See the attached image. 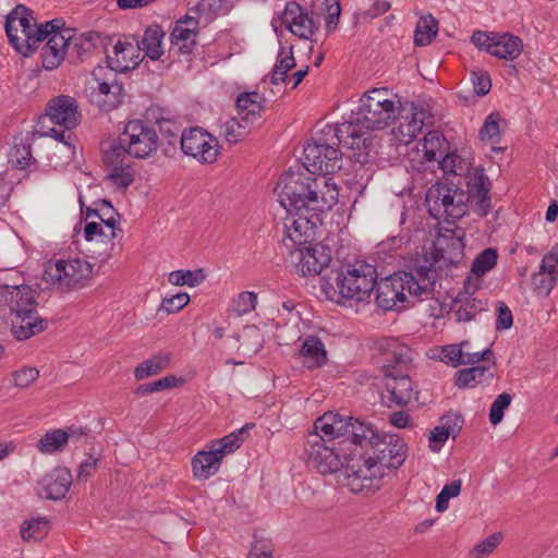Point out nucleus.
<instances>
[{
    "label": "nucleus",
    "mask_w": 558,
    "mask_h": 558,
    "mask_svg": "<svg viewBox=\"0 0 558 558\" xmlns=\"http://www.w3.org/2000/svg\"><path fill=\"white\" fill-rule=\"evenodd\" d=\"M468 191L454 184L436 183L426 193L429 214L437 220L444 219L449 226L462 218L470 208L485 217L492 207L490 181L483 168H475L466 178Z\"/></svg>",
    "instance_id": "1"
},
{
    "label": "nucleus",
    "mask_w": 558,
    "mask_h": 558,
    "mask_svg": "<svg viewBox=\"0 0 558 558\" xmlns=\"http://www.w3.org/2000/svg\"><path fill=\"white\" fill-rule=\"evenodd\" d=\"M278 202L284 210H330L339 191L331 179L314 178L310 172L289 170L277 184Z\"/></svg>",
    "instance_id": "2"
},
{
    "label": "nucleus",
    "mask_w": 558,
    "mask_h": 558,
    "mask_svg": "<svg viewBox=\"0 0 558 558\" xmlns=\"http://www.w3.org/2000/svg\"><path fill=\"white\" fill-rule=\"evenodd\" d=\"M437 269L434 262L423 258L416 260L407 270L376 281V303L385 311L393 310L398 303L405 300L404 291L411 295L432 293L437 279Z\"/></svg>",
    "instance_id": "3"
},
{
    "label": "nucleus",
    "mask_w": 558,
    "mask_h": 558,
    "mask_svg": "<svg viewBox=\"0 0 558 558\" xmlns=\"http://www.w3.org/2000/svg\"><path fill=\"white\" fill-rule=\"evenodd\" d=\"M35 294V290L24 283L0 286V303L10 311L11 331L17 340L29 339L47 328V320L38 314Z\"/></svg>",
    "instance_id": "4"
},
{
    "label": "nucleus",
    "mask_w": 558,
    "mask_h": 558,
    "mask_svg": "<svg viewBox=\"0 0 558 558\" xmlns=\"http://www.w3.org/2000/svg\"><path fill=\"white\" fill-rule=\"evenodd\" d=\"M313 427L316 436L323 440L342 438L341 442L350 441L360 446L364 451L378 433L371 424L333 412H326L316 418Z\"/></svg>",
    "instance_id": "5"
},
{
    "label": "nucleus",
    "mask_w": 558,
    "mask_h": 558,
    "mask_svg": "<svg viewBox=\"0 0 558 558\" xmlns=\"http://www.w3.org/2000/svg\"><path fill=\"white\" fill-rule=\"evenodd\" d=\"M400 114V102L390 98L387 88H376L365 93L351 119L365 130H383Z\"/></svg>",
    "instance_id": "6"
},
{
    "label": "nucleus",
    "mask_w": 558,
    "mask_h": 558,
    "mask_svg": "<svg viewBox=\"0 0 558 558\" xmlns=\"http://www.w3.org/2000/svg\"><path fill=\"white\" fill-rule=\"evenodd\" d=\"M339 140L327 136L325 128L303 149V167L311 174L326 177L341 168Z\"/></svg>",
    "instance_id": "7"
},
{
    "label": "nucleus",
    "mask_w": 558,
    "mask_h": 558,
    "mask_svg": "<svg viewBox=\"0 0 558 558\" xmlns=\"http://www.w3.org/2000/svg\"><path fill=\"white\" fill-rule=\"evenodd\" d=\"M46 112L52 123L63 128V130L51 128L46 134L61 143L69 156L73 155L74 146L72 142L74 136L72 130L81 119L77 101L68 95L53 97L48 101Z\"/></svg>",
    "instance_id": "8"
},
{
    "label": "nucleus",
    "mask_w": 558,
    "mask_h": 558,
    "mask_svg": "<svg viewBox=\"0 0 558 558\" xmlns=\"http://www.w3.org/2000/svg\"><path fill=\"white\" fill-rule=\"evenodd\" d=\"M93 266L84 258L56 259L47 263L43 279L58 291L68 292L83 288Z\"/></svg>",
    "instance_id": "9"
},
{
    "label": "nucleus",
    "mask_w": 558,
    "mask_h": 558,
    "mask_svg": "<svg viewBox=\"0 0 558 558\" xmlns=\"http://www.w3.org/2000/svg\"><path fill=\"white\" fill-rule=\"evenodd\" d=\"M377 271L375 266L359 260L345 266L337 277V289L340 298L365 301L375 289Z\"/></svg>",
    "instance_id": "10"
},
{
    "label": "nucleus",
    "mask_w": 558,
    "mask_h": 558,
    "mask_svg": "<svg viewBox=\"0 0 558 558\" xmlns=\"http://www.w3.org/2000/svg\"><path fill=\"white\" fill-rule=\"evenodd\" d=\"M343 478L341 483L354 494L365 496L373 495L383 486L385 472L379 470L372 458L361 453L359 458L352 459L341 471Z\"/></svg>",
    "instance_id": "11"
},
{
    "label": "nucleus",
    "mask_w": 558,
    "mask_h": 558,
    "mask_svg": "<svg viewBox=\"0 0 558 558\" xmlns=\"http://www.w3.org/2000/svg\"><path fill=\"white\" fill-rule=\"evenodd\" d=\"M385 472L399 469L407 458V445L397 434L378 432L363 452Z\"/></svg>",
    "instance_id": "12"
},
{
    "label": "nucleus",
    "mask_w": 558,
    "mask_h": 558,
    "mask_svg": "<svg viewBox=\"0 0 558 558\" xmlns=\"http://www.w3.org/2000/svg\"><path fill=\"white\" fill-rule=\"evenodd\" d=\"M325 210H286L283 218V228L286 238L283 244L300 247L305 246L313 241L316 236L317 228L322 225L320 214Z\"/></svg>",
    "instance_id": "13"
},
{
    "label": "nucleus",
    "mask_w": 558,
    "mask_h": 558,
    "mask_svg": "<svg viewBox=\"0 0 558 558\" xmlns=\"http://www.w3.org/2000/svg\"><path fill=\"white\" fill-rule=\"evenodd\" d=\"M120 141L126 146L129 157L145 159L155 154L159 146V136L154 126L143 120H131L120 134Z\"/></svg>",
    "instance_id": "14"
},
{
    "label": "nucleus",
    "mask_w": 558,
    "mask_h": 558,
    "mask_svg": "<svg viewBox=\"0 0 558 558\" xmlns=\"http://www.w3.org/2000/svg\"><path fill=\"white\" fill-rule=\"evenodd\" d=\"M5 33L9 37L10 44L14 49L27 57L35 51V41L32 37L36 21L33 17V12L25 5L19 4L7 16Z\"/></svg>",
    "instance_id": "15"
},
{
    "label": "nucleus",
    "mask_w": 558,
    "mask_h": 558,
    "mask_svg": "<svg viewBox=\"0 0 558 558\" xmlns=\"http://www.w3.org/2000/svg\"><path fill=\"white\" fill-rule=\"evenodd\" d=\"M367 131L357 125V122H354V119L351 118L349 121L325 126V134L339 140V144L352 149L354 151L353 158L360 163L367 162L369 158L371 137Z\"/></svg>",
    "instance_id": "16"
},
{
    "label": "nucleus",
    "mask_w": 558,
    "mask_h": 558,
    "mask_svg": "<svg viewBox=\"0 0 558 558\" xmlns=\"http://www.w3.org/2000/svg\"><path fill=\"white\" fill-rule=\"evenodd\" d=\"M182 151L195 158L201 163H214L219 154V142L217 137L209 134L202 128H191L181 134Z\"/></svg>",
    "instance_id": "17"
},
{
    "label": "nucleus",
    "mask_w": 558,
    "mask_h": 558,
    "mask_svg": "<svg viewBox=\"0 0 558 558\" xmlns=\"http://www.w3.org/2000/svg\"><path fill=\"white\" fill-rule=\"evenodd\" d=\"M92 76L97 84L92 89L98 107L107 112L117 108L123 99V86L117 81V74L98 68L92 72Z\"/></svg>",
    "instance_id": "18"
},
{
    "label": "nucleus",
    "mask_w": 558,
    "mask_h": 558,
    "mask_svg": "<svg viewBox=\"0 0 558 558\" xmlns=\"http://www.w3.org/2000/svg\"><path fill=\"white\" fill-rule=\"evenodd\" d=\"M308 439L310 447L306 449L308 465L316 469L320 474H332L343 469V460L333 448L323 444V439L316 436L315 432Z\"/></svg>",
    "instance_id": "19"
},
{
    "label": "nucleus",
    "mask_w": 558,
    "mask_h": 558,
    "mask_svg": "<svg viewBox=\"0 0 558 558\" xmlns=\"http://www.w3.org/2000/svg\"><path fill=\"white\" fill-rule=\"evenodd\" d=\"M296 271L303 276H317L330 260V250L322 243L302 246L293 253Z\"/></svg>",
    "instance_id": "20"
},
{
    "label": "nucleus",
    "mask_w": 558,
    "mask_h": 558,
    "mask_svg": "<svg viewBox=\"0 0 558 558\" xmlns=\"http://www.w3.org/2000/svg\"><path fill=\"white\" fill-rule=\"evenodd\" d=\"M558 281V245L542 259L539 270L532 276V288L537 296L549 295Z\"/></svg>",
    "instance_id": "21"
},
{
    "label": "nucleus",
    "mask_w": 558,
    "mask_h": 558,
    "mask_svg": "<svg viewBox=\"0 0 558 558\" xmlns=\"http://www.w3.org/2000/svg\"><path fill=\"white\" fill-rule=\"evenodd\" d=\"M279 19L293 35L302 39H310L317 29L306 10L295 1L287 2Z\"/></svg>",
    "instance_id": "22"
},
{
    "label": "nucleus",
    "mask_w": 558,
    "mask_h": 558,
    "mask_svg": "<svg viewBox=\"0 0 558 558\" xmlns=\"http://www.w3.org/2000/svg\"><path fill=\"white\" fill-rule=\"evenodd\" d=\"M72 474L66 468H54L38 483V495L50 500L63 499L70 490Z\"/></svg>",
    "instance_id": "23"
},
{
    "label": "nucleus",
    "mask_w": 558,
    "mask_h": 558,
    "mask_svg": "<svg viewBox=\"0 0 558 558\" xmlns=\"http://www.w3.org/2000/svg\"><path fill=\"white\" fill-rule=\"evenodd\" d=\"M107 38L98 32H86L68 39L66 50L70 57H75L80 61H85L106 49Z\"/></svg>",
    "instance_id": "24"
},
{
    "label": "nucleus",
    "mask_w": 558,
    "mask_h": 558,
    "mask_svg": "<svg viewBox=\"0 0 558 558\" xmlns=\"http://www.w3.org/2000/svg\"><path fill=\"white\" fill-rule=\"evenodd\" d=\"M464 230L456 227L454 223L448 228H442L436 239V247L442 254L447 255L450 262H458L464 255Z\"/></svg>",
    "instance_id": "25"
},
{
    "label": "nucleus",
    "mask_w": 558,
    "mask_h": 558,
    "mask_svg": "<svg viewBox=\"0 0 558 558\" xmlns=\"http://www.w3.org/2000/svg\"><path fill=\"white\" fill-rule=\"evenodd\" d=\"M386 388L397 405H407L413 397L412 380L407 372L396 371V366L387 368Z\"/></svg>",
    "instance_id": "26"
},
{
    "label": "nucleus",
    "mask_w": 558,
    "mask_h": 558,
    "mask_svg": "<svg viewBox=\"0 0 558 558\" xmlns=\"http://www.w3.org/2000/svg\"><path fill=\"white\" fill-rule=\"evenodd\" d=\"M198 21L190 15L177 21L171 33V44L182 53H191L197 36Z\"/></svg>",
    "instance_id": "27"
},
{
    "label": "nucleus",
    "mask_w": 558,
    "mask_h": 558,
    "mask_svg": "<svg viewBox=\"0 0 558 558\" xmlns=\"http://www.w3.org/2000/svg\"><path fill=\"white\" fill-rule=\"evenodd\" d=\"M223 458L210 445L209 450L198 451L192 459V470L194 477L198 480H208L215 475Z\"/></svg>",
    "instance_id": "28"
},
{
    "label": "nucleus",
    "mask_w": 558,
    "mask_h": 558,
    "mask_svg": "<svg viewBox=\"0 0 558 558\" xmlns=\"http://www.w3.org/2000/svg\"><path fill=\"white\" fill-rule=\"evenodd\" d=\"M397 119L399 120V124L393 130V135L400 143L408 145L422 131L425 113L422 110H412L405 116L400 113Z\"/></svg>",
    "instance_id": "29"
},
{
    "label": "nucleus",
    "mask_w": 558,
    "mask_h": 558,
    "mask_svg": "<svg viewBox=\"0 0 558 558\" xmlns=\"http://www.w3.org/2000/svg\"><path fill=\"white\" fill-rule=\"evenodd\" d=\"M135 48L131 43L118 40L112 48V54L107 53V62L111 72H124L135 68L138 61L133 59Z\"/></svg>",
    "instance_id": "30"
},
{
    "label": "nucleus",
    "mask_w": 558,
    "mask_h": 558,
    "mask_svg": "<svg viewBox=\"0 0 558 558\" xmlns=\"http://www.w3.org/2000/svg\"><path fill=\"white\" fill-rule=\"evenodd\" d=\"M68 39L62 34H53L41 49L43 66L57 69L64 59Z\"/></svg>",
    "instance_id": "31"
},
{
    "label": "nucleus",
    "mask_w": 558,
    "mask_h": 558,
    "mask_svg": "<svg viewBox=\"0 0 558 558\" xmlns=\"http://www.w3.org/2000/svg\"><path fill=\"white\" fill-rule=\"evenodd\" d=\"M235 105L239 118L251 125L259 118L263 109L262 96L256 92L240 94Z\"/></svg>",
    "instance_id": "32"
},
{
    "label": "nucleus",
    "mask_w": 558,
    "mask_h": 558,
    "mask_svg": "<svg viewBox=\"0 0 558 558\" xmlns=\"http://www.w3.org/2000/svg\"><path fill=\"white\" fill-rule=\"evenodd\" d=\"M163 38L165 32L162 28L157 24H153L146 28L142 40L137 43V47L151 60H159L163 54Z\"/></svg>",
    "instance_id": "33"
},
{
    "label": "nucleus",
    "mask_w": 558,
    "mask_h": 558,
    "mask_svg": "<svg viewBox=\"0 0 558 558\" xmlns=\"http://www.w3.org/2000/svg\"><path fill=\"white\" fill-rule=\"evenodd\" d=\"M300 354L306 359L308 368L320 367L327 361V352L318 337H307L300 349Z\"/></svg>",
    "instance_id": "34"
},
{
    "label": "nucleus",
    "mask_w": 558,
    "mask_h": 558,
    "mask_svg": "<svg viewBox=\"0 0 558 558\" xmlns=\"http://www.w3.org/2000/svg\"><path fill=\"white\" fill-rule=\"evenodd\" d=\"M172 359L170 352H159L153 355L150 359L140 363L135 371L134 376L137 380H143L147 377L158 375L162 371L167 369Z\"/></svg>",
    "instance_id": "35"
},
{
    "label": "nucleus",
    "mask_w": 558,
    "mask_h": 558,
    "mask_svg": "<svg viewBox=\"0 0 558 558\" xmlns=\"http://www.w3.org/2000/svg\"><path fill=\"white\" fill-rule=\"evenodd\" d=\"M494 48V57L512 61L521 54L523 41L520 37L506 33L497 35Z\"/></svg>",
    "instance_id": "36"
},
{
    "label": "nucleus",
    "mask_w": 558,
    "mask_h": 558,
    "mask_svg": "<svg viewBox=\"0 0 558 558\" xmlns=\"http://www.w3.org/2000/svg\"><path fill=\"white\" fill-rule=\"evenodd\" d=\"M296 65L292 47H281L278 51L277 60L274 65L270 82L274 85L288 80V72Z\"/></svg>",
    "instance_id": "37"
},
{
    "label": "nucleus",
    "mask_w": 558,
    "mask_h": 558,
    "mask_svg": "<svg viewBox=\"0 0 558 558\" xmlns=\"http://www.w3.org/2000/svg\"><path fill=\"white\" fill-rule=\"evenodd\" d=\"M461 420L458 416H444L441 417V425L436 426L429 434V441L432 444H438V447L430 445L432 450L436 451L439 447L449 438L450 435H454L461 428Z\"/></svg>",
    "instance_id": "38"
},
{
    "label": "nucleus",
    "mask_w": 558,
    "mask_h": 558,
    "mask_svg": "<svg viewBox=\"0 0 558 558\" xmlns=\"http://www.w3.org/2000/svg\"><path fill=\"white\" fill-rule=\"evenodd\" d=\"M50 521L44 517L25 520L21 525V537L23 541H41L50 531Z\"/></svg>",
    "instance_id": "39"
},
{
    "label": "nucleus",
    "mask_w": 558,
    "mask_h": 558,
    "mask_svg": "<svg viewBox=\"0 0 558 558\" xmlns=\"http://www.w3.org/2000/svg\"><path fill=\"white\" fill-rule=\"evenodd\" d=\"M446 138L437 131L428 132L422 141V151L426 161H435L439 159L447 147Z\"/></svg>",
    "instance_id": "40"
},
{
    "label": "nucleus",
    "mask_w": 558,
    "mask_h": 558,
    "mask_svg": "<svg viewBox=\"0 0 558 558\" xmlns=\"http://www.w3.org/2000/svg\"><path fill=\"white\" fill-rule=\"evenodd\" d=\"M68 442V434L63 429H52L47 432L37 444L39 452L45 454H51L62 451Z\"/></svg>",
    "instance_id": "41"
},
{
    "label": "nucleus",
    "mask_w": 558,
    "mask_h": 558,
    "mask_svg": "<svg viewBox=\"0 0 558 558\" xmlns=\"http://www.w3.org/2000/svg\"><path fill=\"white\" fill-rule=\"evenodd\" d=\"M251 124L240 118H231L221 125V135L229 144L242 142L248 134Z\"/></svg>",
    "instance_id": "42"
},
{
    "label": "nucleus",
    "mask_w": 558,
    "mask_h": 558,
    "mask_svg": "<svg viewBox=\"0 0 558 558\" xmlns=\"http://www.w3.org/2000/svg\"><path fill=\"white\" fill-rule=\"evenodd\" d=\"M251 427V425H245L240 428L238 432H233L220 439L215 440L211 446L216 449V451L225 458L227 454L234 452L240 448L241 444L244 441V434Z\"/></svg>",
    "instance_id": "43"
},
{
    "label": "nucleus",
    "mask_w": 558,
    "mask_h": 558,
    "mask_svg": "<svg viewBox=\"0 0 558 558\" xmlns=\"http://www.w3.org/2000/svg\"><path fill=\"white\" fill-rule=\"evenodd\" d=\"M437 21L430 15L422 16L416 25L414 43L416 46H426L437 35Z\"/></svg>",
    "instance_id": "44"
},
{
    "label": "nucleus",
    "mask_w": 558,
    "mask_h": 558,
    "mask_svg": "<svg viewBox=\"0 0 558 558\" xmlns=\"http://www.w3.org/2000/svg\"><path fill=\"white\" fill-rule=\"evenodd\" d=\"M129 156L126 151V146L120 141V136L118 141H114L109 144L108 148H104L102 160L108 169L124 166L125 158Z\"/></svg>",
    "instance_id": "45"
},
{
    "label": "nucleus",
    "mask_w": 558,
    "mask_h": 558,
    "mask_svg": "<svg viewBox=\"0 0 558 558\" xmlns=\"http://www.w3.org/2000/svg\"><path fill=\"white\" fill-rule=\"evenodd\" d=\"M206 275L203 269L197 270H173L169 274L168 280L173 286L197 287L204 282Z\"/></svg>",
    "instance_id": "46"
},
{
    "label": "nucleus",
    "mask_w": 558,
    "mask_h": 558,
    "mask_svg": "<svg viewBox=\"0 0 558 558\" xmlns=\"http://www.w3.org/2000/svg\"><path fill=\"white\" fill-rule=\"evenodd\" d=\"M497 259H498V254L495 248H493V247L485 248L473 260L472 267H471V272L475 277L480 278L496 266Z\"/></svg>",
    "instance_id": "47"
},
{
    "label": "nucleus",
    "mask_w": 558,
    "mask_h": 558,
    "mask_svg": "<svg viewBox=\"0 0 558 558\" xmlns=\"http://www.w3.org/2000/svg\"><path fill=\"white\" fill-rule=\"evenodd\" d=\"M411 360V351L408 347H396L386 354V364L384 365L385 375L387 374V368H390V366H396V371L401 369V372H407Z\"/></svg>",
    "instance_id": "48"
},
{
    "label": "nucleus",
    "mask_w": 558,
    "mask_h": 558,
    "mask_svg": "<svg viewBox=\"0 0 558 558\" xmlns=\"http://www.w3.org/2000/svg\"><path fill=\"white\" fill-rule=\"evenodd\" d=\"M106 180L118 189H126L134 181V170L129 163L108 169Z\"/></svg>",
    "instance_id": "49"
},
{
    "label": "nucleus",
    "mask_w": 558,
    "mask_h": 558,
    "mask_svg": "<svg viewBox=\"0 0 558 558\" xmlns=\"http://www.w3.org/2000/svg\"><path fill=\"white\" fill-rule=\"evenodd\" d=\"M502 537V533L500 532L490 534L470 550V558H484L493 554L494 550L501 543Z\"/></svg>",
    "instance_id": "50"
},
{
    "label": "nucleus",
    "mask_w": 558,
    "mask_h": 558,
    "mask_svg": "<svg viewBox=\"0 0 558 558\" xmlns=\"http://www.w3.org/2000/svg\"><path fill=\"white\" fill-rule=\"evenodd\" d=\"M488 368L486 366H473L459 371L457 384L459 387H473L483 381Z\"/></svg>",
    "instance_id": "51"
},
{
    "label": "nucleus",
    "mask_w": 558,
    "mask_h": 558,
    "mask_svg": "<svg viewBox=\"0 0 558 558\" xmlns=\"http://www.w3.org/2000/svg\"><path fill=\"white\" fill-rule=\"evenodd\" d=\"M485 307V303L477 299H469L462 303L456 311L458 322H470L481 313Z\"/></svg>",
    "instance_id": "52"
},
{
    "label": "nucleus",
    "mask_w": 558,
    "mask_h": 558,
    "mask_svg": "<svg viewBox=\"0 0 558 558\" xmlns=\"http://www.w3.org/2000/svg\"><path fill=\"white\" fill-rule=\"evenodd\" d=\"M440 158V168L446 173L462 175L468 170V163L456 153L447 154Z\"/></svg>",
    "instance_id": "53"
},
{
    "label": "nucleus",
    "mask_w": 558,
    "mask_h": 558,
    "mask_svg": "<svg viewBox=\"0 0 558 558\" xmlns=\"http://www.w3.org/2000/svg\"><path fill=\"white\" fill-rule=\"evenodd\" d=\"M257 304V294L252 291H244L238 294L233 301V311L238 316H243L254 311Z\"/></svg>",
    "instance_id": "54"
},
{
    "label": "nucleus",
    "mask_w": 558,
    "mask_h": 558,
    "mask_svg": "<svg viewBox=\"0 0 558 558\" xmlns=\"http://www.w3.org/2000/svg\"><path fill=\"white\" fill-rule=\"evenodd\" d=\"M63 26V22L61 20H52L40 25L36 24L32 37L35 41V50L37 49V44L47 37H51L53 34H61L59 29Z\"/></svg>",
    "instance_id": "55"
},
{
    "label": "nucleus",
    "mask_w": 558,
    "mask_h": 558,
    "mask_svg": "<svg viewBox=\"0 0 558 558\" xmlns=\"http://www.w3.org/2000/svg\"><path fill=\"white\" fill-rule=\"evenodd\" d=\"M511 400L512 397L508 392H502L495 399L489 410V422L493 425L502 421L504 412L510 405Z\"/></svg>",
    "instance_id": "56"
},
{
    "label": "nucleus",
    "mask_w": 558,
    "mask_h": 558,
    "mask_svg": "<svg viewBox=\"0 0 558 558\" xmlns=\"http://www.w3.org/2000/svg\"><path fill=\"white\" fill-rule=\"evenodd\" d=\"M499 124H498V114H489L484 124L480 130V137L482 141H489L493 144L499 142Z\"/></svg>",
    "instance_id": "57"
},
{
    "label": "nucleus",
    "mask_w": 558,
    "mask_h": 558,
    "mask_svg": "<svg viewBox=\"0 0 558 558\" xmlns=\"http://www.w3.org/2000/svg\"><path fill=\"white\" fill-rule=\"evenodd\" d=\"M471 81L476 95L485 96L492 88V80L489 74L483 70H474L471 72Z\"/></svg>",
    "instance_id": "58"
},
{
    "label": "nucleus",
    "mask_w": 558,
    "mask_h": 558,
    "mask_svg": "<svg viewBox=\"0 0 558 558\" xmlns=\"http://www.w3.org/2000/svg\"><path fill=\"white\" fill-rule=\"evenodd\" d=\"M190 302V295L184 292L177 293L170 298H165L161 302V310L168 314L177 313L185 307Z\"/></svg>",
    "instance_id": "59"
},
{
    "label": "nucleus",
    "mask_w": 558,
    "mask_h": 558,
    "mask_svg": "<svg viewBox=\"0 0 558 558\" xmlns=\"http://www.w3.org/2000/svg\"><path fill=\"white\" fill-rule=\"evenodd\" d=\"M39 376L38 369L34 367H23L13 373L14 385L20 388L29 387Z\"/></svg>",
    "instance_id": "60"
},
{
    "label": "nucleus",
    "mask_w": 558,
    "mask_h": 558,
    "mask_svg": "<svg viewBox=\"0 0 558 558\" xmlns=\"http://www.w3.org/2000/svg\"><path fill=\"white\" fill-rule=\"evenodd\" d=\"M496 37L497 35L495 34L489 35L485 32L476 31L473 33L471 40L478 49L484 50L494 56V45Z\"/></svg>",
    "instance_id": "61"
},
{
    "label": "nucleus",
    "mask_w": 558,
    "mask_h": 558,
    "mask_svg": "<svg viewBox=\"0 0 558 558\" xmlns=\"http://www.w3.org/2000/svg\"><path fill=\"white\" fill-rule=\"evenodd\" d=\"M324 4L326 7V28L328 32H331L339 22V16L341 13L340 0H325Z\"/></svg>",
    "instance_id": "62"
},
{
    "label": "nucleus",
    "mask_w": 558,
    "mask_h": 558,
    "mask_svg": "<svg viewBox=\"0 0 558 558\" xmlns=\"http://www.w3.org/2000/svg\"><path fill=\"white\" fill-rule=\"evenodd\" d=\"M469 345L468 341H463L460 344H451L444 347L442 359L452 362L454 366L461 365L460 361L463 359L464 348Z\"/></svg>",
    "instance_id": "63"
},
{
    "label": "nucleus",
    "mask_w": 558,
    "mask_h": 558,
    "mask_svg": "<svg viewBox=\"0 0 558 558\" xmlns=\"http://www.w3.org/2000/svg\"><path fill=\"white\" fill-rule=\"evenodd\" d=\"M86 216L87 218L96 216L100 220L104 218L110 220L112 216H119V214L108 201L102 199L96 204L94 209H88Z\"/></svg>",
    "instance_id": "64"
}]
</instances>
